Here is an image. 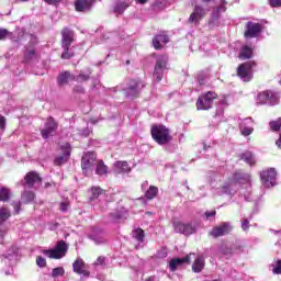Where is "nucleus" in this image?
<instances>
[{"label":"nucleus","mask_w":281,"mask_h":281,"mask_svg":"<svg viewBox=\"0 0 281 281\" xmlns=\"http://www.w3.org/2000/svg\"><path fill=\"white\" fill-rule=\"evenodd\" d=\"M247 30L244 33L245 38H256L260 32H262V24L247 22L246 24Z\"/></svg>","instance_id":"obj_14"},{"label":"nucleus","mask_w":281,"mask_h":281,"mask_svg":"<svg viewBox=\"0 0 281 281\" xmlns=\"http://www.w3.org/2000/svg\"><path fill=\"white\" fill-rule=\"evenodd\" d=\"M212 0H202V3H210Z\"/></svg>","instance_id":"obj_63"},{"label":"nucleus","mask_w":281,"mask_h":281,"mask_svg":"<svg viewBox=\"0 0 281 281\" xmlns=\"http://www.w3.org/2000/svg\"><path fill=\"white\" fill-rule=\"evenodd\" d=\"M240 157L248 166H256V158L251 151H245Z\"/></svg>","instance_id":"obj_30"},{"label":"nucleus","mask_w":281,"mask_h":281,"mask_svg":"<svg viewBox=\"0 0 281 281\" xmlns=\"http://www.w3.org/2000/svg\"><path fill=\"white\" fill-rule=\"evenodd\" d=\"M169 41H170V37H168V35L159 34L153 38V46L155 49H164V45H161V43L166 44Z\"/></svg>","instance_id":"obj_22"},{"label":"nucleus","mask_w":281,"mask_h":281,"mask_svg":"<svg viewBox=\"0 0 281 281\" xmlns=\"http://www.w3.org/2000/svg\"><path fill=\"white\" fill-rule=\"evenodd\" d=\"M204 268H205V258H203V256L196 257L192 265V271H194V273H201Z\"/></svg>","instance_id":"obj_24"},{"label":"nucleus","mask_w":281,"mask_h":281,"mask_svg":"<svg viewBox=\"0 0 281 281\" xmlns=\"http://www.w3.org/2000/svg\"><path fill=\"white\" fill-rule=\"evenodd\" d=\"M251 133H254V128H251V127H244L241 130V135H244V137H249V135H251Z\"/></svg>","instance_id":"obj_44"},{"label":"nucleus","mask_w":281,"mask_h":281,"mask_svg":"<svg viewBox=\"0 0 281 281\" xmlns=\"http://www.w3.org/2000/svg\"><path fill=\"white\" fill-rule=\"evenodd\" d=\"M190 265V256H186L183 258H173L169 262L170 271H177V268L181 267V265Z\"/></svg>","instance_id":"obj_21"},{"label":"nucleus","mask_w":281,"mask_h":281,"mask_svg":"<svg viewBox=\"0 0 281 281\" xmlns=\"http://www.w3.org/2000/svg\"><path fill=\"white\" fill-rule=\"evenodd\" d=\"M276 146L281 149V133L279 135V138L276 140Z\"/></svg>","instance_id":"obj_57"},{"label":"nucleus","mask_w":281,"mask_h":281,"mask_svg":"<svg viewBox=\"0 0 281 281\" xmlns=\"http://www.w3.org/2000/svg\"><path fill=\"white\" fill-rule=\"evenodd\" d=\"M37 43L38 41L34 38L33 42H30L24 46L23 63H32L34 58L38 57V53L36 52Z\"/></svg>","instance_id":"obj_12"},{"label":"nucleus","mask_w":281,"mask_h":281,"mask_svg":"<svg viewBox=\"0 0 281 281\" xmlns=\"http://www.w3.org/2000/svg\"><path fill=\"white\" fill-rule=\"evenodd\" d=\"M144 237H145L144 229L138 228L135 231V238L136 240H138V243H144Z\"/></svg>","instance_id":"obj_41"},{"label":"nucleus","mask_w":281,"mask_h":281,"mask_svg":"<svg viewBox=\"0 0 281 281\" xmlns=\"http://www.w3.org/2000/svg\"><path fill=\"white\" fill-rule=\"evenodd\" d=\"M7 122H8V120L5 119V116L0 114V131H5Z\"/></svg>","instance_id":"obj_48"},{"label":"nucleus","mask_w":281,"mask_h":281,"mask_svg":"<svg viewBox=\"0 0 281 281\" xmlns=\"http://www.w3.org/2000/svg\"><path fill=\"white\" fill-rule=\"evenodd\" d=\"M146 281H155V277H149Z\"/></svg>","instance_id":"obj_62"},{"label":"nucleus","mask_w":281,"mask_h":281,"mask_svg":"<svg viewBox=\"0 0 281 281\" xmlns=\"http://www.w3.org/2000/svg\"><path fill=\"white\" fill-rule=\"evenodd\" d=\"M59 148L63 154L55 157L54 166H65V164H67V161H69V158L71 157V144H69L68 142L61 143Z\"/></svg>","instance_id":"obj_9"},{"label":"nucleus","mask_w":281,"mask_h":281,"mask_svg":"<svg viewBox=\"0 0 281 281\" xmlns=\"http://www.w3.org/2000/svg\"><path fill=\"white\" fill-rule=\"evenodd\" d=\"M198 82H199V85H201V86L205 85V76L199 75V76H198Z\"/></svg>","instance_id":"obj_55"},{"label":"nucleus","mask_w":281,"mask_h":281,"mask_svg":"<svg viewBox=\"0 0 281 281\" xmlns=\"http://www.w3.org/2000/svg\"><path fill=\"white\" fill-rule=\"evenodd\" d=\"M257 101L259 102V104L269 103L271 104V106H276V104L280 102V95L271 90H266L257 95Z\"/></svg>","instance_id":"obj_8"},{"label":"nucleus","mask_w":281,"mask_h":281,"mask_svg":"<svg viewBox=\"0 0 281 281\" xmlns=\"http://www.w3.org/2000/svg\"><path fill=\"white\" fill-rule=\"evenodd\" d=\"M151 139L159 146H166L172 142V135H170V128L164 124H153L150 127Z\"/></svg>","instance_id":"obj_1"},{"label":"nucleus","mask_w":281,"mask_h":281,"mask_svg":"<svg viewBox=\"0 0 281 281\" xmlns=\"http://www.w3.org/2000/svg\"><path fill=\"white\" fill-rule=\"evenodd\" d=\"M88 80H91V76L83 72H80L75 79L76 82H88Z\"/></svg>","instance_id":"obj_39"},{"label":"nucleus","mask_w":281,"mask_h":281,"mask_svg":"<svg viewBox=\"0 0 281 281\" xmlns=\"http://www.w3.org/2000/svg\"><path fill=\"white\" fill-rule=\"evenodd\" d=\"M36 265H37V267H41V269H43V268L47 267V260H45V258H43L42 256H37Z\"/></svg>","instance_id":"obj_42"},{"label":"nucleus","mask_w":281,"mask_h":281,"mask_svg":"<svg viewBox=\"0 0 281 281\" xmlns=\"http://www.w3.org/2000/svg\"><path fill=\"white\" fill-rule=\"evenodd\" d=\"M100 194H102V189H100V187H92L90 201H95V199H98Z\"/></svg>","instance_id":"obj_37"},{"label":"nucleus","mask_w":281,"mask_h":281,"mask_svg":"<svg viewBox=\"0 0 281 281\" xmlns=\"http://www.w3.org/2000/svg\"><path fill=\"white\" fill-rule=\"evenodd\" d=\"M60 1L63 0H44V3H47V5H57Z\"/></svg>","instance_id":"obj_53"},{"label":"nucleus","mask_w":281,"mask_h":281,"mask_svg":"<svg viewBox=\"0 0 281 281\" xmlns=\"http://www.w3.org/2000/svg\"><path fill=\"white\" fill-rule=\"evenodd\" d=\"M215 100H218V94L214 91H207L202 93L196 102V111H210L214 106Z\"/></svg>","instance_id":"obj_3"},{"label":"nucleus","mask_w":281,"mask_h":281,"mask_svg":"<svg viewBox=\"0 0 281 281\" xmlns=\"http://www.w3.org/2000/svg\"><path fill=\"white\" fill-rule=\"evenodd\" d=\"M58 131V122L55 117L49 116L44 123V128L41 130L43 139H49Z\"/></svg>","instance_id":"obj_10"},{"label":"nucleus","mask_w":281,"mask_h":281,"mask_svg":"<svg viewBox=\"0 0 281 281\" xmlns=\"http://www.w3.org/2000/svg\"><path fill=\"white\" fill-rule=\"evenodd\" d=\"M112 218L120 220L122 216L120 214H111Z\"/></svg>","instance_id":"obj_60"},{"label":"nucleus","mask_w":281,"mask_h":281,"mask_svg":"<svg viewBox=\"0 0 281 281\" xmlns=\"http://www.w3.org/2000/svg\"><path fill=\"white\" fill-rule=\"evenodd\" d=\"M114 172L122 175V172H131V167L127 161L119 160L114 164Z\"/></svg>","instance_id":"obj_25"},{"label":"nucleus","mask_w":281,"mask_h":281,"mask_svg":"<svg viewBox=\"0 0 281 281\" xmlns=\"http://www.w3.org/2000/svg\"><path fill=\"white\" fill-rule=\"evenodd\" d=\"M128 8V4L126 2H117L114 7V12L116 14H124L125 10Z\"/></svg>","instance_id":"obj_34"},{"label":"nucleus","mask_w":281,"mask_h":281,"mask_svg":"<svg viewBox=\"0 0 281 281\" xmlns=\"http://www.w3.org/2000/svg\"><path fill=\"white\" fill-rule=\"evenodd\" d=\"M95 175H99V177H105V175H109V166L104 164V160L97 161Z\"/></svg>","instance_id":"obj_26"},{"label":"nucleus","mask_w":281,"mask_h":281,"mask_svg":"<svg viewBox=\"0 0 281 281\" xmlns=\"http://www.w3.org/2000/svg\"><path fill=\"white\" fill-rule=\"evenodd\" d=\"M225 5H227V1L221 0V5L215 7V9H218V12H220V13H221V12H225V11L227 10V7H225Z\"/></svg>","instance_id":"obj_45"},{"label":"nucleus","mask_w":281,"mask_h":281,"mask_svg":"<svg viewBox=\"0 0 281 281\" xmlns=\"http://www.w3.org/2000/svg\"><path fill=\"white\" fill-rule=\"evenodd\" d=\"M241 229H243L244 232H249V220H244V221L241 222Z\"/></svg>","instance_id":"obj_51"},{"label":"nucleus","mask_w":281,"mask_h":281,"mask_svg":"<svg viewBox=\"0 0 281 281\" xmlns=\"http://www.w3.org/2000/svg\"><path fill=\"white\" fill-rule=\"evenodd\" d=\"M159 193V189L155 186H150L149 189L145 193V198L148 199V201H153L155 196Z\"/></svg>","instance_id":"obj_31"},{"label":"nucleus","mask_w":281,"mask_h":281,"mask_svg":"<svg viewBox=\"0 0 281 281\" xmlns=\"http://www.w3.org/2000/svg\"><path fill=\"white\" fill-rule=\"evenodd\" d=\"M205 14H207V10H205V8H203L200 4H195L193 12L190 14L188 21H189V23L199 24V21H201V19H203L205 16Z\"/></svg>","instance_id":"obj_15"},{"label":"nucleus","mask_w":281,"mask_h":281,"mask_svg":"<svg viewBox=\"0 0 281 281\" xmlns=\"http://www.w3.org/2000/svg\"><path fill=\"white\" fill-rule=\"evenodd\" d=\"M76 37V33L69 27H64L61 30V47H71Z\"/></svg>","instance_id":"obj_16"},{"label":"nucleus","mask_w":281,"mask_h":281,"mask_svg":"<svg viewBox=\"0 0 281 281\" xmlns=\"http://www.w3.org/2000/svg\"><path fill=\"white\" fill-rule=\"evenodd\" d=\"M0 201H2V203L10 201V189L5 187L0 188Z\"/></svg>","instance_id":"obj_32"},{"label":"nucleus","mask_w":281,"mask_h":281,"mask_svg":"<svg viewBox=\"0 0 281 281\" xmlns=\"http://www.w3.org/2000/svg\"><path fill=\"white\" fill-rule=\"evenodd\" d=\"M125 65H131V60H126V61H125Z\"/></svg>","instance_id":"obj_64"},{"label":"nucleus","mask_w":281,"mask_h":281,"mask_svg":"<svg viewBox=\"0 0 281 281\" xmlns=\"http://www.w3.org/2000/svg\"><path fill=\"white\" fill-rule=\"evenodd\" d=\"M11 214H10V210L5 209V207H1L0 209V225H3L5 223V221H8V218H10Z\"/></svg>","instance_id":"obj_33"},{"label":"nucleus","mask_w":281,"mask_h":281,"mask_svg":"<svg viewBox=\"0 0 281 281\" xmlns=\"http://www.w3.org/2000/svg\"><path fill=\"white\" fill-rule=\"evenodd\" d=\"M158 69H167L168 68V55H160L156 59V65Z\"/></svg>","instance_id":"obj_28"},{"label":"nucleus","mask_w":281,"mask_h":281,"mask_svg":"<svg viewBox=\"0 0 281 281\" xmlns=\"http://www.w3.org/2000/svg\"><path fill=\"white\" fill-rule=\"evenodd\" d=\"M72 91H74V93H80V94H82V93H85V87H82V86H80V85H77V86H75V87L72 88Z\"/></svg>","instance_id":"obj_49"},{"label":"nucleus","mask_w":281,"mask_h":281,"mask_svg":"<svg viewBox=\"0 0 281 281\" xmlns=\"http://www.w3.org/2000/svg\"><path fill=\"white\" fill-rule=\"evenodd\" d=\"M98 159V154L95 151H88L81 158V168L82 170H91V166Z\"/></svg>","instance_id":"obj_17"},{"label":"nucleus","mask_w":281,"mask_h":281,"mask_svg":"<svg viewBox=\"0 0 281 281\" xmlns=\"http://www.w3.org/2000/svg\"><path fill=\"white\" fill-rule=\"evenodd\" d=\"M10 36H12V32L8 29L0 27V41H5L7 38H10Z\"/></svg>","instance_id":"obj_38"},{"label":"nucleus","mask_w":281,"mask_h":281,"mask_svg":"<svg viewBox=\"0 0 281 281\" xmlns=\"http://www.w3.org/2000/svg\"><path fill=\"white\" fill-rule=\"evenodd\" d=\"M13 207H14L15 214H20L21 213V201L14 202Z\"/></svg>","instance_id":"obj_52"},{"label":"nucleus","mask_w":281,"mask_h":281,"mask_svg":"<svg viewBox=\"0 0 281 281\" xmlns=\"http://www.w3.org/2000/svg\"><path fill=\"white\" fill-rule=\"evenodd\" d=\"M36 199V193L34 191L24 190L21 194L22 203H25V205L32 203Z\"/></svg>","instance_id":"obj_27"},{"label":"nucleus","mask_w":281,"mask_h":281,"mask_svg":"<svg viewBox=\"0 0 281 281\" xmlns=\"http://www.w3.org/2000/svg\"><path fill=\"white\" fill-rule=\"evenodd\" d=\"M94 265L97 267H100L101 265H104V257H98V259L94 261Z\"/></svg>","instance_id":"obj_54"},{"label":"nucleus","mask_w":281,"mask_h":281,"mask_svg":"<svg viewBox=\"0 0 281 281\" xmlns=\"http://www.w3.org/2000/svg\"><path fill=\"white\" fill-rule=\"evenodd\" d=\"M211 16L213 21H217V19L221 18V12L218 11V9H216V7L213 8V12Z\"/></svg>","instance_id":"obj_46"},{"label":"nucleus","mask_w":281,"mask_h":281,"mask_svg":"<svg viewBox=\"0 0 281 281\" xmlns=\"http://www.w3.org/2000/svg\"><path fill=\"white\" fill-rule=\"evenodd\" d=\"M277 179H278V171H276V168H268L260 172L261 183H263V186L268 189L276 188V186L278 184L276 182Z\"/></svg>","instance_id":"obj_6"},{"label":"nucleus","mask_w":281,"mask_h":281,"mask_svg":"<svg viewBox=\"0 0 281 281\" xmlns=\"http://www.w3.org/2000/svg\"><path fill=\"white\" fill-rule=\"evenodd\" d=\"M59 276H65V269L63 267L53 269L52 277L58 278Z\"/></svg>","instance_id":"obj_40"},{"label":"nucleus","mask_w":281,"mask_h":281,"mask_svg":"<svg viewBox=\"0 0 281 281\" xmlns=\"http://www.w3.org/2000/svg\"><path fill=\"white\" fill-rule=\"evenodd\" d=\"M146 88V82L142 79H130L127 87L123 89L126 98H137L142 93V89Z\"/></svg>","instance_id":"obj_4"},{"label":"nucleus","mask_w":281,"mask_h":281,"mask_svg":"<svg viewBox=\"0 0 281 281\" xmlns=\"http://www.w3.org/2000/svg\"><path fill=\"white\" fill-rule=\"evenodd\" d=\"M269 4L271 5V8H280L281 0H269Z\"/></svg>","instance_id":"obj_50"},{"label":"nucleus","mask_w":281,"mask_h":281,"mask_svg":"<svg viewBox=\"0 0 281 281\" xmlns=\"http://www.w3.org/2000/svg\"><path fill=\"white\" fill-rule=\"evenodd\" d=\"M234 232V227L229 222H222L218 225L214 226L210 232L209 236L212 238H221L223 236H229V233Z\"/></svg>","instance_id":"obj_7"},{"label":"nucleus","mask_w":281,"mask_h":281,"mask_svg":"<svg viewBox=\"0 0 281 281\" xmlns=\"http://www.w3.org/2000/svg\"><path fill=\"white\" fill-rule=\"evenodd\" d=\"M269 126H270V131H272V133H278V131H280V128H281V117H279L276 121H271L269 123Z\"/></svg>","instance_id":"obj_35"},{"label":"nucleus","mask_w":281,"mask_h":281,"mask_svg":"<svg viewBox=\"0 0 281 281\" xmlns=\"http://www.w3.org/2000/svg\"><path fill=\"white\" fill-rule=\"evenodd\" d=\"M239 60H249L254 58V47L249 45H244L239 49V55H238Z\"/></svg>","instance_id":"obj_20"},{"label":"nucleus","mask_w":281,"mask_h":281,"mask_svg":"<svg viewBox=\"0 0 281 281\" xmlns=\"http://www.w3.org/2000/svg\"><path fill=\"white\" fill-rule=\"evenodd\" d=\"M235 179H240V172H235Z\"/></svg>","instance_id":"obj_61"},{"label":"nucleus","mask_w":281,"mask_h":281,"mask_svg":"<svg viewBox=\"0 0 281 281\" xmlns=\"http://www.w3.org/2000/svg\"><path fill=\"white\" fill-rule=\"evenodd\" d=\"M254 67H256V61L249 60L240 64L237 67V76L244 82H250L251 78H254Z\"/></svg>","instance_id":"obj_5"},{"label":"nucleus","mask_w":281,"mask_h":281,"mask_svg":"<svg viewBox=\"0 0 281 281\" xmlns=\"http://www.w3.org/2000/svg\"><path fill=\"white\" fill-rule=\"evenodd\" d=\"M72 269L75 273H78L79 276H89V271L87 270V265L85 263V260L78 258L72 263Z\"/></svg>","instance_id":"obj_19"},{"label":"nucleus","mask_w":281,"mask_h":281,"mask_svg":"<svg viewBox=\"0 0 281 281\" xmlns=\"http://www.w3.org/2000/svg\"><path fill=\"white\" fill-rule=\"evenodd\" d=\"M166 70L164 68H154V78L155 80H157V82H161V80L164 79V72Z\"/></svg>","instance_id":"obj_36"},{"label":"nucleus","mask_w":281,"mask_h":281,"mask_svg":"<svg viewBox=\"0 0 281 281\" xmlns=\"http://www.w3.org/2000/svg\"><path fill=\"white\" fill-rule=\"evenodd\" d=\"M91 9V0H76L75 1V10L77 12H87V10Z\"/></svg>","instance_id":"obj_23"},{"label":"nucleus","mask_w":281,"mask_h":281,"mask_svg":"<svg viewBox=\"0 0 281 281\" xmlns=\"http://www.w3.org/2000/svg\"><path fill=\"white\" fill-rule=\"evenodd\" d=\"M205 216L206 218H212L213 216H216V211H206Z\"/></svg>","instance_id":"obj_56"},{"label":"nucleus","mask_w":281,"mask_h":281,"mask_svg":"<svg viewBox=\"0 0 281 281\" xmlns=\"http://www.w3.org/2000/svg\"><path fill=\"white\" fill-rule=\"evenodd\" d=\"M136 3L144 5V4L148 3V0H136Z\"/></svg>","instance_id":"obj_58"},{"label":"nucleus","mask_w":281,"mask_h":281,"mask_svg":"<svg viewBox=\"0 0 281 281\" xmlns=\"http://www.w3.org/2000/svg\"><path fill=\"white\" fill-rule=\"evenodd\" d=\"M5 234H8V231H0V238H3L5 236Z\"/></svg>","instance_id":"obj_59"},{"label":"nucleus","mask_w":281,"mask_h":281,"mask_svg":"<svg viewBox=\"0 0 281 281\" xmlns=\"http://www.w3.org/2000/svg\"><path fill=\"white\" fill-rule=\"evenodd\" d=\"M60 212H67L69 210V201H64L59 204Z\"/></svg>","instance_id":"obj_47"},{"label":"nucleus","mask_w":281,"mask_h":281,"mask_svg":"<svg viewBox=\"0 0 281 281\" xmlns=\"http://www.w3.org/2000/svg\"><path fill=\"white\" fill-rule=\"evenodd\" d=\"M76 81V77L74 74L69 71H61L57 77V85L58 87H64V85H67L68 82Z\"/></svg>","instance_id":"obj_18"},{"label":"nucleus","mask_w":281,"mask_h":281,"mask_svg":"<svg viewBox=\"0 0 281 281\" xmlns=\"http://www.w3.org/2000/svg\"><path fill=\"white\" fill-rule=\"evenodd\" d=\"M69 250V245L65 240H58L54 247V249H44L42 254L49 258L50 260H60L67 256V251Z\"/></svg>","instance_id":"obj_2"},{"label":"nucleus","mask_w":281,"mask_h":281,"mask_svg":"<svg viewBox=\"0 0 281 281\" xmlns=\"http://www.w3.org/2000/svg\"><path fill=\"white\" fill-rule=\"evenodd\" d=\"M272 273L281 276V260H277V266L272 269Z\"/></svg>","instance_id":"obj_43"},{"label":"nucleus","mask_w":281,"mask_h":281,"mask_svg":"<svg viewBox=\"0 0 281 281\" xmlns=\"http://www.w3.org/2000/svg\"><path fill=\"white\" fill-rule=\"evenodd\" d=\"M61 48L64 49L60 56L61 60H71L76 56V53L71 50V46H61Z\"/></svg>","instance_id":"obj_29"},{"label":"nucleus","mask_w":281,"mask_h":281,"mask_svg":"<svg viewBox=\"0 0 281 281\" xmlns=\"http://www.w3.org/2000/svg\"><path fill=\"white\" fill-rule=\"evenodd\" d=\"M173 229L176 234H183L184 236H192V234L196 233V226L192 225V223H183V222H173Z\"/></svg>","instance_id":"obj_11"},{"label":"nucleus","mask_w":281,"mask_h":281,"mask_svg":"<svg viewBox=\"0 0 281 281\" xmlns=\"http://www.w3.org/2000/svg\"><path fill=\"white\" fill-rule=\"evenodd\" d=\"M43 183V178L36 171H30L24 177V186L26 188H34V186H41Z\"/></svg>","instance_id":"obj_13"}]
</instances>
